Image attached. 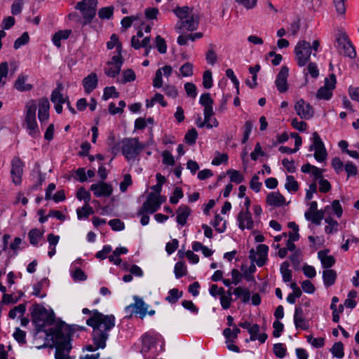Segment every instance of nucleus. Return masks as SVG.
<instances>
[{"mask_svg":"<svg viewBox=\"0 0 359 359\" xmlns=\"http://www.w3.org/2000/svg\"><path fill=\"white\" fill-rule=\"evenodd\" d=\"M252 127H253V125H252V121H248L245 123V125L243 127L244 128V134H243V137L242 140V143H245L248 140L252 130Z\"/></svg>","mask_w":359,"mask_h":359,"instance_id":"57","label":"nucleus"},{"mask_svg":"<svg viewBox=\"0 0 359 359\" xmlns=\"http://www.w3.org/2000/svg\"><path fill=\"white\" fill-rule=\"evenodd\" d=\"M90 190L96 197H107L111 195L113 188L109 184L100 182L93 184L90 186Z\"/></svg>","mask_w":359,"mask_h":359,"instance_id":"17","label":"nucleus"},{"mask_svg":"<svg viewBox=\"0 0 359 359\" xmlns=\"http://www.w3.org/2000/svg\"><path fill=\"white\" fill-rule=\"evenodd\" d=\"M146 144L138 138H123L121 141V152L128 161H135L145 149Z\"/></svg>","mask_w":359,"mask_h":359,"instance_id":"4","label":"nucleus"},{"mask_svg":"<svg viewBox=\"0 0 359 359\" xmlns=\"http://www.w3.org/2000/svg\"><path fill=\"white\" fill-rule=\"evenodd\" d=\"M29 35L27 32H24L20 37L18 38L14 43V48L18 49L22 46L27 44L29 42Z\"/></svg>","mask_w":359,"mask_h":359,"instance_id":"56","label":"nucleus"},{"mask_svg":"<svg viewBox=\"0 0 359 359\" xmlns=\"http://www.w3.org/2000/svg\"><path fill=\"white\" fill-rule=\"evenodd\" d=\"M165 201V197H161L154 193H149L147 201L143 203L140 209V214L150 213L156 212L161 207V205Z\"/></svg>","mask_w":359,"mask_h":359,"instance_id":"8","label":"nucleus"},{"mask_svg":"<svg viewBox=\"0 0 359 359\" xmlns=\"http://www.w3.org/2000/svg\"><path fill=\"white\" fill-rule=\"evenodd\" d=\"M198 137V133L195 128H191L187 131L185 135V140L187 143L193 144L196 142Z\"/></svg>","mask_w":359,"mask_h":359,"instance_id":"53","label":"nucleus"},{"mask_svg":"<svg viewBox=\"0 0 359 359\" xmlns=\"http://www.w3.org/2000/svg\"><path fill=\"white\" fill-rule=\"evenodd\" d=\"M249 257L252 262H255L258 266H264L266 260V257L256 255V252L253 249L250 251Z\"/></svg>","mask_w":359,"mask_h":359,"instance_id":"46","label":"nucleus"},{"mask_svg":"<svg viewBox=\"0 0 359 359\" xmlns=\"http://www.w3.org/2000/svg\"><path fill=\"white\" fill-rule=\"evenodd\" d=\"M259 177L258 175H255L250 182V187L251 189L255 191V192H259L262 187V182L259 181Z\"/></svg>","mask_w":359,"mask_h":359,"instance_id":"58","label":"nucleus"},{"mask_svg":"<svg viewBox=\"0 0 359 359\" xmlns=\"http://www.w3.org/2000/svg\"><path fill=\"white\" fill-rule=\"evenodd\" d=\"M27 76L19 75L14 83V88L20 92L29 91L33 88V86L27 83Z\"/></svg>","mask_w":359,"mask_h":359,"instance_id":"25","label":"nucleus"},{"mask_svg":"<svg viewBox=\"0 0 359 359\" xmlns=\"http://www.w3.org/2000/svg\"><path fill=\"white\" fill-rule=\"evenodd\" d=\"M280 273L284 282L287 283L292 280V271L289 269V263L284 262L280 266Z\"/></svg>","mask_w":359,"mask_h":359,"instance_id":"39","label":"nucleus"},{"mask_svg":"<svg viewBox=\"0 0 359 359\" xmlns=\"http://www.w3.org/2000/svg\"><path fill=\"white\" fill-rule=\"evenodd\" d=\"M176 213L177 222L181 226H184L187 218L191 214V209L186 205H182L178 208Z\"/></svg>","mask_w":359,"mask_h":359,"instance_id":"24","label":"nucleus"},{"mask_svg":"<svg viewBox=\"0 0 359 359\" xmlns=\"http://www.w3.org/2000/svg\"><path fill=\"white\" fill-rule=\"evenodd\" d=\"M133 299L135 302L130 304L125 308V313L126 316L130 318L134 313L138 314L140 318L143 319L146 315L149 309V305L146 304L142 299L137 296H134Z\"/></svg>","mask_w":359,"mask_h":359,"instance_id":"9","label":"nucleus"},{"mask_svg":"<svg viewBox=\"0 0 359 359\" xmlns=\"http://www.w3.org/2000/svg\"><path fill=\"white\" fill-rule=\"evenodd\" d=\"M25 165L19 156H15L11 161V175L12 182L15 185H19L22 182V176L23 175V168Z\"/></svg>","mask_w":359,"mask_h":359,"instance_id":"12","label":"nucleus"},{"mask_svg":"<svg viewBox=\"0 0 359 359\" xmlns=\"http://www.w3.org/2000/svg\"><path fill=\"white\" fill-rule=\"evenodd\" d=\"M174 273L177 278L184 276L187 273V266L184 262H178L175 265Z\"/></svg>","mask_w":359,"mask_h":359,"instance_id":"43","label":"nucleus"},{"mask_svg":"<svg viewBox=\"0 0 359 359\" xmlns=\"http://www.w3.org/2000/svg\"><path fill=\"white\" fill-rule=\"evenodd\" d=\"M43 233L38 229H32L28 233V238L30 243L34 245H38L39 241L42 238Z\"/></svg>","mask_w":359,"mask_h":359,"instance_id":"31","label":"nucleus"},{"mask_svg":"<svg viewBox=\"0 0 359 359\" xmlns=\"http://www.w3.org/2000/svg\"><path fill=\"white\" fill-rule=\"evenodd\" d=\"M50 104L48 98L43 97L39 101L38 117L41 123L47 121L49 118Z\"/></svg>","mask_w":359,"mask_h":359,"instance_id":"19","label":"nucleus"},{"mask_svg":"<svg viewBox=\"0 0 359 359\" xmlns=\"http://www.w3.org/2000/svg\"><path fill=\"white\" fill-rule=\"evenodd\" d=\"M329 250H320L318 252V257L320 260L323 268L330 269L334 265L336 260L332 255H328Z\"/></svg>","mask_w":359,"mask_h":359,"instance_id":"21","label":"nucleus"},{"mask_svg":"<svg viewBox=\"0 0 359 359\" xmlns=\"http://www.w3.org/2000/svg\"><path fill=\"white\" fill-rule=\"evenodd\" d=\"M118 96L119 94L114 86L106 87L104 89L102 99L107 100L110 97H118Z\"/></svg>","mask_w":359,"mask_h":359,"instance_id":"48","label":"nucleus"},{"mask_svg":"<svg viewBox=\"0 0 359 359\" xmlns=\"http://www.w3.org/2000/svg\"><path fill=\"white\" fill-rule=\"evenodd\" d=\"M114 47L116 48V50L118 54H121V44L118 41V36L115 34H113L110 37V41L107 43V48L109 50L113 49Z\"/></svg>","mask_w":359,"mask_h":359,"instance_id":"40","label":"nucleus"},{"mask_svg":"<svg viewBox=\"0 0 359 359\" xmlns=\"http://www.w3.org/2000/svg\"><path fill=\"white\" fill-rule=\"evenodd\" d=\"M108 224L114 231H121L125 228L124 223L119 219H111Z\"/></svg>","mask_w":359,"mask_h":359,"instance_id":"62","label":"nucleus"},{"mask_svg":"<svg viewBox=\"0 0 359 359\" xmlns=\"http://www.w3.org/2000/svg\"><path fill=\"white\" fill-rule=\"evenodd\" d=\"M325 222L327 224V226L325 228L327 233L331 234L337 231L339 223L336 220H334L331 217H327L325 219Z\"/></svg>","mask_w":359,"mask_h":359,"instance_id":"36","label":"nucleus"},{"mask_svg":"<svg viewBox=\"0 0 359 359\" xmlns=\"http://www.w3.org/2000/svg\"><path fill=\"white\" fill-rule=\"evenodd\" d=\"M14 339L21 345L26 344V332L17 327L13 334Z\"/></svg>","mask_w":359,"mask_h":359,"instance_id":"47","label":"nucleus"},{"mask_svg":"<svg viewBox=\"0 0 359 359\" xmlns=\"http://www.w3.org/2000/svg\"><path fill=\"white\" fill-rule=\"evenodd\" d=\"M135 79L136 75L133 69H128L123 72L122 83H126L127 82L133 81Z\"/></svg>","mask_w":359,"mask_h":359,"instance_id":"61","label":"nucleus"},{"mask_svg":"<svg viewBox=\"0 0 359 359\" xmlns=\"http://www.w3.org/2000/svg\"><path fill=\"white\" fill-rule=\"evenodd\" d=\"M223 221V218L219 215H216L215 219L212 222V224L215 228V230L219 233H222L226 229V222L224 221L223 224L220 225V223Z\"/></svg>","mask_w":359,"mask_h":359,"instance_id":"45","label":"nucleus"},{"mask_svg":"<svg viewBox=\"0 0 359 359\" xmlns=\"http://www.w3.org/2000/svg\"><path fill=\"white\" fill-rule=\"evenodd\" d=\"M333 356L337 358H342L344 355V345L341 342H336L331 348Z\"/></svg>","mask_w":359,"mask_h":359,"instance_id":"44","label":"nucleus"},{"mask_svg":"<svg viewBox=\"0 0 359 359\" xmlns=\"http://www.w3.org/2000/svg\"><path fill=\"white\" fill-rule=\"evenodd\" d=\"M285 187L290 193L296 192L299 189V184L292 175H287Z\"/></svg>","mask_w":359,"mask_h":359,"instance_id":"33","label":"nucleus"},{"mask_svg":"<svg viewBox=\"0 0 359 359\" xmlns=\"http://www.w3.org/2000/svg\"><path fill=\"white\" fill-rule=\"evenodd\" d=\"M37 104L35 100H32L25 105V121L23 126L27 133L32 137L36 138L40 136L41 133L36 118V111Z\"/></svg>","mask_w":359,"mask_h":359,"instance_id":"3","label":"nucleus"},{"mask_svg":"<svg viewBox=\"0 0 359 359\" xmlns=\"http://www.w3.org/2000/svg\"><path fill=\"white\" fill-rule=\"evenodd\" d=\"M156 46L160 53L164 54L167 51V45L164 39L158 35L155 38Z\"/></svg>","mask_w":359,"mask_h":359,"instance_id":"51","label":"nucleus"},{"mask_svg":"<svg viewBox=\"0 0 359 359\" xmlns=\"http://www.w3.org/2000/svg\"><path fill=\"white\" fill-rule=\"evenodd\" d=\"M240 329L234 326V327L232 330L230 328L224 329L223 331V334L226 339H233L237 338L238 334L240 333Z\"/></svg>","mask_w":359,"mask_h":359,"instance_id":"50","label":"nucleus"},{"mask_svg":"<svg viewBox=\"0 0 359 359\" xmlns=\"http://www.w3.org/2000/svg\"><path fill=\"white\" fill-rule=\"evenodd\" d=\"M238 227L241 230L252 229L254 227V221L250 212L240 211L237 216Z\"/></svg>","mask_w":359,"mask_h":359,"instance_id":"18","label":"nucleus"},{"mask_svg":"<svg viewBox=\"0 0 359 359\" xmlns=\"http://www.w3.org/2000/svg\"><path fill=\"white\" fill-rule=\"evenodd\" d=\"M123 63V60L121 55H114L111 60L107 62V67L104 68V73L109 77H116L119 74Z\"/></svg>","mask_w":359,"mask_h":359,"instance_id":"13","label":"nucleus"},{"mask_svg":"<svg viewBox=\"0 0 359 359\" xmlns=\"http://www.w3.org/2000/svg\"><path fill=\"white\" fill-rule=\"evenodd\" d=\"M233 294L237 297H242L244 303L248 302L250 299V292L248 288L238 287L234 289Z\"/></svg>","mask_w":359,"mask_h":359,"instance_id":"35","label":"nucleus"},{"mask_svg":"<svg viewBox=\"0 0 359 359\" xmlns=\"http://www.w3.org/2000/svg\"><path fill=\"white\" fill-rule=\"evenodd\" d=\"M8 74V65L7 62L0 63V86H4L6 83Z\"/></svg>","mask_w":359,"mask_h":359,"instance_id":"41","label":"nucleus"},{"mask_svg":"<svg viewBox=\"0 0 359 359\" xmlns=\"http://www.w3.org/2000/svg\"><path fill=\"white\" fill-rule=\"evenodd\" d=\"M182 76H190L193 74V65L190 62H186L180 69Z\"/></svg>","mask_w":359,"mask_h":359,"instance_id":"64","label":"nucleus"},{"mask_svg":"<svg viewBox=\"0 0 359 359\" xmlns=\"http://www.w3.org/2000/svg\"><path fill=\"white\" fill-rule=\"evenodd\" d=\"M295 60L299 67H304L309 62L311 55V46L306 41H299L295 48Z\"/></svg>","mask_w":359,"mask_h":359,"instance_id":"7","label":"nucleus"},{"mask_svg":"<svg viewBox=\"0 0 359 359\" xmlns=\"http://www.w3.org/2000/svg\"><path fill=\"white\" fill-rule=\"evenodd\" d=\"M337 272L332 269H325L323 271V280L325 287L334 285L337 279Z\"/></svg>","mask_w":359,"mask_h":359,"instance_id":"29","label":"nucleus"},{"mask_svg":"<svg viewBox=\"0 0 359 359\" xmlns=\"http://www.w3.org/2000/svg\"><path fill=\"white\" fill-rule=\"evenodd\" d=\"M174 13L180 19V20L187 19L189 18V16L193 14L191 13V9H190L188 6L177 7L174 11Z\"/></svg>","mask_w":359,"mask_h":359,"instance_id":"37","label":"nucleus"},{"mask_svg":"<svg viewBox=\"0 0 359 359\" xmlns=\"http://www.w3.org/2000/svg\"><path fill=\"white\" fill-rule=\"evenodd\" d=\"M273 353L276 357L283 358L286 355V349L283 344L278 343L273 345Z\"/></svg>","mask_w":359,"mask_h":359,"instance_id":"54","label":"nucleus"},{"mask_svg":"<svg viewBox=\"0 0 359 359\" xmlns=\"http://www.w3.org/2000/svg\"><path fill=\"white\" fill-rule=\"evenodd\" d=\"M327 208H329L328 205L325 207V210H320L319 211L313 212L311 215H309V213H304V217L306 220L311 221L316 225H320L321 221L325 217V210Z\"/></svg>","mask_w":359,"mask_h":359,"instance_id":"27","label":"nucleus"},{"mask_svg":"<svg viewBox=\"0 0 359 359\" xmlns=\"http://www.w3.org/2000/svg\"><path fill=\"white\" fill-rule=\"evenodd\" d=\"M199 103L204 107H210L213 104V100L210 93H203L200 97Z\"/></svg>","mask_w":359,"mask_h":359,"instance_id":"59","label":"nucleus"},{"mask_svg":"<svg viewBox=\"0 0 359 359\" xmlns=\"http://www.w3.org/2000/svg\"><path fill=\"white\" fill-rule=\"evenodd\" d=\"M288 75L289 69L286 66H282L275 81L277 90L281 93L287 90L288 87L287 80Z\"/></svg>","mask_w":359,"mask_h":359,"instance_id":"16","label":"nucleus"},{"mask_svg":"<svg viewBox=\"0 0 359 359\" xmlns=\"http://www.w3.org/2000/svg\"><path fill=\"white\" fill-rule=\"evenodd\" d=\"M63 89V86L61 83L57 84V88H55L52 93L50 97V100L54 104L57 103H65L67 101L68 97H64L62 94V90Z\"/></svg>","mask_w":359,"mask_h":359,"instance_id":"26","label":"nucleus"},{"mask_svg":"<svg viewBox=\"0 0 359 359\" xmlns=\"http://www.w3.org/2000/svg\"><path fill=\"white\" fill-rule=\"evenodd\" d=\"M312 144L309 150L314 151V158L318 162H323L327 158V151L319 135L314 132L312 137Z\"/></svg>","mask_w":359,"mask_h":359,"instance_id":"10","label":"nucleus"},{"mask_svg":"<svg viewBox=\"0 0 359 359\" xmlns=\"http://www.w3.org/2000/svg\"><path fill=\"white\" fill-rule=\"evenodd\" d=\"M203 85L206 89H209L212 86V72L207 70L203 73Z\"/></svg>","mask_w":359,"mask_h":359,"instance_id":"55","label":"nucleus"},{"mask_svg":"<svg viewBox=\"0 0 359 359\" xmlns=\"http://www.w3.org/2000/svg\"><path fill=\"white\" fill-rule=\"evenodd\" d=\"M93 208L88 204H85L81 208L76 210L77 217L79 219H86L90 215L93 214Z\"/></svg>","mask_w":359,"mask_h":359,"instance_id":"32","label":"nucleus"},{"mask_svg":"<svg viewBox=\"0 0 359 359\" xmlns=\"http://www.w3.org/2000/svg\"><path fill=\"white\" fill-rule=\"evenodd\" d=\"M156 341V337L149 334H144L142 337V346L141 349L142 353L148 352L150 348L154 345Z\"/></svg>","mask_w":359,"mask_h":359,"instance_id":"28","label":"nucleus"},{"mask_svg":"<svg viewBox=\"0 0 359 359\" xmlns=\"http://www.w3.org/2000/svg\"><path fill=\"white\" fill-rule=\"evenodd\" d=\"M113 7H104L98 11L99 18L101 19H109L113 15Z\"/></svg>","mask_w":359,"mask_h":359,"instance_id":"60","label":"nucleus"},{"mask_svg":"<svg viewBox=\"0 0 359 359\" xmlns=\"http://www.w3.org/2000/svg\"><path fill=\"white\" fill-rule=\"evenodd\" d=\"M98 79L95 73H90L83 80V86L86 93H90L97 86Z\"/></svg>","mask_w":359,"mask_h":359,"instance_id":"23","label":"nucleus"},{"mask_svg":"<svg viewBox=\"0 0 359 359\" xmlns=\"http://www.w3.org/2000/svg\"><path fill=\"white\" fill-rule=\"evenodd\" d=\"M335 47L338 52L345 57L354 59L356 57L355 49L348 35L343 31L339 30L335 35Z\"/></svg>","mask_w":359,"mask_h":359,"instance_id":"5","label":"nucleus"},{"mask_svg":"<svg viewBox=\"0 0 359 359\" xmlns=\"http://www.w3.org/2000/svg\"><path fill=\"white\" fill-rule=\"evenodd\" d=\"M97 0H82L76 4V8L79 10L83 19V25L91 22L96 15Z\"/></svg>","mask_w":359,"mask_h":359,"instance_id":"6","label":"nucleus"},{"mask_svg":"<svg viewBox=\"0 0 359 359\" xmlns=\"http://www.w3.org/2000/svg\"><path fill=\"white\" fill-rule=\"evenodd\" d=\"M32 321L36 326L37 332H44L48 339L52 341L55 347V359H71L69 352L72 349L71 336L72 331L69 326L60 323L43 330L47 325L53 324L54 313L48 311L40 304L33 305L32 311Z\"/></svg>","mask_w":359,"mask_h":359,"instance_id":"1","label":"nucleus"},{"mask_svg":"<svg viewBox=\"0 0 359 359\" xmlns=\"http://www.w3.org/2000/svg\"><path fill=\"white\" fill-rule=\"evenodd\" d=\"M294 109L297 114L303 119H310L314 114L313 107L303 99H300L295 103Z\"/></svg>","mask_w":359,"mask_h":359,"instance_id":"15","label":"nucleus"},{"mask_svg":"<svg viewBox=\"0 0 359 359\" xmlns=\"http://www.w3.org/2000/svg\"><path fill=\"white\" fill-rule=\"evenodd\" d=\"M266 203L270 206L280 207L285 203V197L279 192H271L266 198Z\"/></svg>","mask_w":359,"mask_h":359,"instance_id":"22","label":"nucleus"},{"mask_svg":"<svg viewBox=\"0 0 359 359\" xmlns=\"http://www.w3.org/2000/svg\"><path fill=\"white\" fill-rule=\"evenodd\" d=\"M198 16L196 14H191V15L189 16L187 19L180 20L177 23L175 29L179 33L182 32L183 29H185L187 31H194L198 29Z\"/></svg>","mask_w":359,"mask_h":359,"instance_id":"14","label":"nucleus"},{"mask_svg":"<svg viewBox=\"0 0 359 359\" xmlns=\"http://www.w3.org/2000/svg\"><path fill=\"white\" fill-rule=\"evenodd\" d=\"M226 173L232 182L240 184L244 180L243 176L238 170L230 169Z\"/></svg>","mask_w":359,"mask_h":359,"instance_id":"42","label":"nucleus"},{"mask_svg":"<svg viewBox=\"0 0 359 359\" xmlns=\"http://www.w3.org/2000/svg\"><path fill=\"white\" fill-rule=\"evenodd\" d=\"M294 323L297 329L306 330L309 327L308 322L304 317V311L301 306L295 307Z\"/></svg>","mask_w":359,"mask_h":359,"instance_id":"20","label":"nucleus"},{"mask_svg":"<svg viewBox=\"0 0 359 359\" xmlns=\"http://www.w3.org/2000/svg\"><path fill=\"white\" fill-rule=\"evenodd\" d=\"M182 296V292H180L177 288H172L169 290L168 295L165 297V300L170 304H175Z\"/></svg>","mask_w":359,"mask_h":359,"instance_id":"38","label":"nucleus"},{"mask_svg":"<svg viewBox=\"0 0 359 359\" xmlns=\"http://www.w3.org/2000/svg\"><path fill=\"white\" fill-rule=\"evenodd\" d=\"M76 198L79 200H83L85 204H88L90 201V194L83 187H81L78 189L76 193Z\"/></svg>","mask_w":359,"mask_h":359,"instance_id":"49","label":"nucleus"},{"mask_svg":"<svg viewBox=\"0 0 359 359\" xmlns=\"http://www.w3.org/2000/svg\"><path fill=\"white\" fill-rule=\"evenodd\" d=\"M214 45L210 44L209 46V49L205 55V59L208 64L213 65L216 61H217V55L215 53V50L213 49Z\"/></svg>","mask_w":359,"mask_h":359,"instance_id":"52","label":"nucleus"},{"mask_svg":"<svg viewBox=\"0 0 359 359\" xmlns=\"http://www.w3.org/2000/svg\"><path fill=\"white\" fill-rule=\"evenodd\" d=\"M93 315L89 318L86 324L93 327V339L97 348H104L109 336V331L115 326L114 315H104L97 310L92 311Z\"/></svg>","mask_w":359,"mask_h":359,"instance_id":"2","label":"nucleus"},{"mask_svg":"<svg viewBox=\"0 0 359 359\" xmlns=\"http://www.w3.org/2000/svg\"><path fill=\"white\" fill-rule=\"evenodd\" d=\"M337 79L334 74L330 75L329 77L325 79V84L320 87L316 93L318 99H323L329 100L332 97V90L336 87Z\"/></svg>","mask_w":359,"mask_h":359,"instance_id":"11","label":"nucleus"},{"mask_svg":"<svg viewBox=\"0 0 359 359\" xmlns=\"http://www.w3.org/2000/svg\"><path fill=\"white\" fill-rule=\"evenodd\" d=\"M184 89L188 96L195 98L197 95L196 87L193 83L187 82L184 84Z\"/></svg>","mask_w":359,"mask_h":359,"instance_id":"63","label":"nucleus"},{"mask_svg":"<svg viewBox=\"0 0 359 359\" xmlns=\"http://www.w3.org/2000/svg\"><path fill=\"white\" fill-rule=\"evenodd\" d=\"M71 33L72 31L69 29L60 30L56 32L53 35L52 39L53 44L57 48H60L61 46V40L67 39L70 36Z\"/></svg>","mask_w":359,"mask_h":359,"instance_id":"30","label":"nucleus"},{"mask_svg":"<svg viewBox=\"0 0 359 359\" xmlns=\"http://www.w3.org/2000/svg\"><path fill=\"white\" fill-rule=\"evenodd\" d=\"M26 311V306L24 304H20L15 306L8 313V317L11 319H15L18 316L20 318L22 317Z\"/></svg>","mask_w":359,"mask_h":359,"instance_id":"34","label":"nucleus"}]
</instances>
